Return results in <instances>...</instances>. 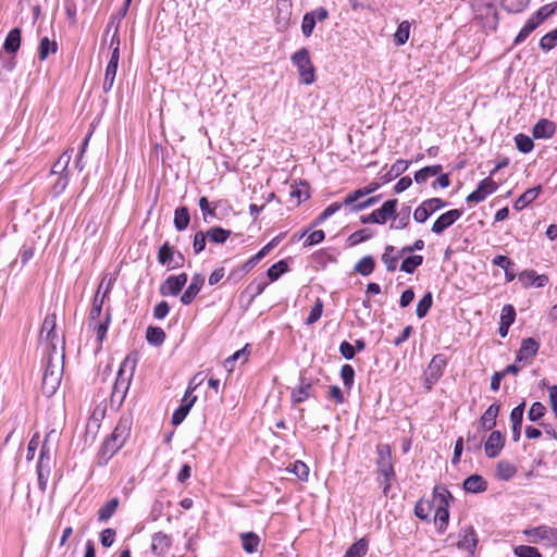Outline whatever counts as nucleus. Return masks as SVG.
Segmentation results:
<instances>
[{"label":"nucleus","instance_id":"13","mask_svg":"<svg viewBox=\"0 0 557 557\" xmlns=\"http://www.w3.org/2000/svg\"><path fill=\"white\" fill-rule=\"evenodd\" d=\"M187 274L170 275L160 286L162 296H177L187 283Z\"/></svg>","mask_w":557,"mask_h":557},{"label":"nucleus","instance_id":"39","mask_svg":"<svg viewBox=\"0 0 557 557\" xmlns=\"http://www.w3.org/2000/svg\"><path fill=\"white\" fill-rule=\"evenodd\" d=\"M374 268L375 261L373 257L366 256L356 263L355 271L361 274L362 276H368L373 272Z\"/></svg>","mask_w":557,"mask_h":557},{"label":"nucleus","instance_id":"38","mask_svg":"<svg viewBox=\"0 0 557 557\" xmlns=\"http://www.w3.org/2000/svg\"><path fill=\"white\" fill-rule=\"evenodd\" d=\"M146 339L151 345L160 346L165 341V332L159 326H149L146 331Z\"/></svg>","mask_w":557,"mask_h":557},{"label":"nucleus","instance_id":"27","mask_svg":"<svg viewBox=\"0 0 557 557\" xmlns=\"http://www.w3.org/2000/svg\"><path fill=\"white\" fill-rule=\"evenodd\" d=\"M21 47V29L13 28L4 39L3 50L8 53H16Z\"/></svg>","mask_w":557,"mask_h":557},{"label":"nucleus","instance_id":"10","mask_svg":"<svg viewBox=\"0 0 557 557\" xmlns=\"http://www.w3.org/2000/svg\"><path fill=\"white\" fill-rule=\"evenodd\" d=\"M456 546L460 550H466L467 557H474L475 549L479 543V537L472 525L463 528L458 533Z\"/></svg>","mask_w":557,"mask_h":557},{"label":"nucleus","instance_id":"26","mask_svg":"<svg viewBox=\"0 0 557 557\" xmlns=\"http://www.w3.org/2000/svg\"><path fill=\"white\" fill-rule=\"evenodd\" d=\"M172 545L171 537L162 532L154 533L152 537L151 550L157 555L164 554Z\"/></svg>","mask_w":557,"mask_h":557},{"label":"nucleus","instance_id":"33","mask_svg":"<svg viewBox=\"0 0 557 557\" xmlns=\"http://www.w3.org/2000/svg\"><path fill=\"white\" fill-rule=\"evenodd\" d=\"M311 384L301 380L300 385L293 389L292 400L295 404H300L310 397Z\"/></svg>","mask_w":557,"mask_h":557},{"label":"nucleus","instance_id":"56","mask_svg":"<svg viewBox=\"0 0 557 557\" xmlns=\"http://www.w3.org/2000/svg\"><path fill=\"white\" fill-rule=\"evenodd\" d=\"M341 377L344 386L349 391L355 381V370L350 364H344L341 369Z\"/></svg>","mask_w":557,"mask_h":557},{"label":"nucleus","instance_id":"5","mask_svg":"<svg viewBox=\"0 0 557 557\" xmlns=\"http://www.w3.org/2000/svg\"><path fill=\"white\" fill-rule=\"evenodd\" d=\"M472 9L482 26L495 29L498 24V13L494 0H473Z\"/></svg>","mask_w":557,"mask_h":557},{"label":"nucleus","instance_id":"62","mask_svg":"<svg viewBox=\"0 0 557 557\" xmlns=\"http://www.w3.org/2000/svg\"><path fill=\"white\" fill-rule=\"evenodd\" d=\"M343 206H345L344 201L343 202H333L330 206H327L324 209V211L317 219L315 224H320V223L324 222L326 219H329L334 213H336Z\"/></svg>","mask_w":557,"mask_h":557},{"label":"nucleus","instance_id":"30","mask_svg":"<svg viewBox=\"0 0 557 557\" xmlns=\"http://www.w3.org/2000/svg\"><path fill=\"white\" fill-rule=\"evenodd\" d=\"M242 546L247 554H253L258 550L260 537L255 532L240 533Z\"/></svg>","mask_w":557,"mask_h":557},{"label":"nucleus","instance_id":"60","mask_svg":"<svg viewBox=\"0 0 557 557\" xmlns=\"http://www.w3.org/2000/svg\"><path fill=\"white\" fill-rule=\"evenodd\" d=\"M322 312H323V302L320 298H318L315 300V304L313 305V307L310 310V313L306 320V323L309 325L315 323L321 318Z\"/></svg>","mask_w":557,"mask_h":557},{"label":"nucleus","instance_id":"48","mask_svg":"<svg viewBox=\"0 0 557 557\" xmlns=\"http://www.w3.org/2000/svg\"><path fill=\"white\" fill-rule=\"evenodd\" d=\"M540 26V24H537L535 22V20H533V17L531 16L527 22L525 24L523 25V27L520 29L519 34L517 35L516 39H515V42L516 44H520L522 41H524L529 36L530 34L536 29L537 27Z\"/></svg>","mask_w":557,"mask_h":557},{"label":"nucleus","instance_id":"44","mask_svg":"<svg viewBox=\"0 0 557 557\" xmlns=\"http://www.w3.org/2000/svg\"><path fill=\"white\" fill-rule=\"evenodd\" d=\"M409 35H410V23L408 21H403L398 25V28H397L396 33L394 34V40H395L396 45L397 46L405 45L409 39Z\"/></svg>","mask_w":557,"mask_h":557},{"label":"nucleus","instance_id":"8","mask_svg":"<svg viewBox=\"0 0 557 557\" xmlns=\"http://www.w3.org/2000/svg\"><path fill=\"white\" fill-rule=\"evenodd\" d=\"M523 534L528 537L529 542L546 545H557V529H553L547 524H540L536 528L527 529Z\"/></svg>","mask_w":557,"mask_h":557},{"label":"nucleus","instance_id":"51","mask_svg":"<svg viewBox=\"0 0 557 557\" xmlns=\"http://www.w3.org/2000/svg\"><path fill=\"white\" fill-rule=\"evenodd\" d=\"M433 304V297L431 293H426L418 302L416 313L418 318H424Z\"/></svg>","mask_w":557,"mask_h":557},{"label":"nucleus","instance_id":"41","mask_svg":"<svg viewBox=\"0 0 557 557\" xmlns=\"http://www.w3.org/2000/svg\"><path fill=\"white\" fill-rule=\"evenodd\" d=\"M423 262V257L420 255L408 256L400 264V271L412 274L418 267Z\"/></svg>","mask_w":557,"mask_h":557},{"label":"nucleus","instance_id":"6","mask_svg":"<svg viewBox=\"0 0 557 557\" xmlns=\"http://www.w3.org/2000/svg\"><path fill=\"white\" fill-rule=\"evenodd\" d=\"M292 62L297 67L300 82L311 85L315 81V69L311 62L309 51L301 48L292 55Z\"/></svg>","mask_w":557,"mask_h":557},{"label":"nucleus","instance_id":"32","mask_svg":"<svg viewBox=\"0 0 557 557\" xmlns=\"http://www.w3.org/2000/svg\"><path fill=\"white\" fill-rule=\"evenodd\" d=\"M557 12V1L547 3L543 7H541L534 14H532L533 20L537 24H542L544 21H546L548 17H550L553 14Z\"/></svg>","mask_w":557,"mask_h":557},{"label":"nucleus","instance_id":"59","mask_svg":"<svg viewBox=\"0 0 557 557\" xmlns=\"http://www.w3.org/2000/svg\"><path fill=\"white\" fill-rule=\"evenodd\" d=\"M545 412H546L545 406L540 401H535L532 404L531 408L529 409L528 418L530 421L536 422L542 417H544Z\"/></svg>","mask_w":557,"mask_h":557},{"label":"nucleus","instance_id":"52","mask_svg":"<svg viewBox=\"0 0 557 557\" xmlns=\"http://www.w3.org/2000/svg\"><path fill=\"white\" fill-rule=\"evenodd\" d=\"M395 223L391 225V228L401 230L405 228L409 224L410 220V208L406 207L400 210V212L395 216Z\"/></svg>","mask_w":557,"mask_h":557},{"label":"nucleus","instance_id":"54","mask_svg":"<svg viewBox=\"0 0 557 557\" xmlns=\"http://www.w3.org/2000/svg\"><path fill=\"white\" fill-rule=\"evenodd\" d=\"M496 471L499 479L509 480L515 475L516 468L507 461H499Z\"/></svg>","mask_w":557,"mask_h":557},{"label":"nucleus","instance_id":"64","mask_svg":"<svg viewBox=\"0 0 557 557\" xmlns=\"http://www.w3.org/2000/svg\"><path fill=\"white\" fill-rule=\"evenodd\" d=\"M314 26H315V21L312 17V14L307 12L304 15V17H302V23H301V32H302V34L306 37L311 36V34L313 33Z\"/></svg>","mask_w":557,"mask_h":557},{"label":"nucleus","instance_id":"20","mask_svg":"<svg viewBox=\"0 0 557 557\" xmlns=\"http://www.w3.org/2000/svg\"><path fill=\"white\" fill-rule=\"evenodd\" d=\"M556 124L548 119H541L533 126L532 134L536 139H548L552 138L556 133Z\"/></svg>","mask_w":557,"mask_h":557},{"label":"nucleus","instance_id":"31","mask_svg":"<svg viewBox=\"0 0 557 557\" xmlns=\"http://www.w3.org/2000/svg\"><path fill=\"white\" fill-rule=\"evenodd\" d=\"M381 259L388 272H394L397 269L399 256L397 255L396 248L394 246L387 245Z\"/></svg>","mask_w":557,"mask_h":557},{"label":"nucleus","instance_id":"12","mask_svg":"<svg viewBox=\"0 0 557 557\" xmlns=\"http://www.w3.org/2000/svg\"><path fill=\"white\" fill-rule=\"evenodd\" d=\"M132 374L126 375L123 368L117 372L116 381L111 393V404L121 406L129 387Z\"/></svg>","mask_w":557,"mask_h":557},{"label":"nucleus","instance_id":"36","mask_svg":"<svg viewBox=\"0 0 557 557\" xmlns=\"http://www.w3.org/2000/svg\"><path fill=\"white\" fill-rule=\"evenodd\" d=\"M441 172H442L441 164L425 166L416 172L414 181L417 184H422V183L426 182V180L429 177L435 176V175L440 174Z\"/></svg>","mask_w":557,"mask_h":557},{"label":"nucleus","instance_id":"50","mask_svg":"<svg viewBox=\"0 0 557 557\" xmlns=\"http://www.w3.org/2000/svg\"><path fill=\"white\" fill-rule=\"evenodd\" d=\"M287 269H288V265H287L286 261L280 260L278 262L274 263L273 265H271L268 269L267 275L271 282H274V281L278 280V277L282 274H284L287 271Z\"/></svg>","mask_w":557,"mask_h":557},{"label":"nucleus","instance_id":"57","mask_svg":"<svg viewBox=\"0 0 557 557\" xmlns=\"http://www.w3.org/2000/svg\"><path fill=\"white\" fill-rule=\"evenodd\" d=\"M110 323V314L107 312L103 320L94 322V329L97 334V339L102 342L107 335L108 327Z\"/></svg>","mask_w":557,"mask_h":557},{"label":"nucleus","instance_id":"17","mask_svg":"<svg viewBox=\"0 0 557 557\" xmlns=\"http://www.w3.org/2000/svg\"><path fill=\"white\" fill-rule=\"evenodd\" d=\"M540 344L532 337L522 339L519 350L516 355L517 362L529 363L537 354Z\"/></svg>","mask_w":557,"mask_h":557},{"label":"nucleus","instance_id":"24","mask_svg":"<svg viewBox=\"0 0 557 557\" xmlns=\"http://www.w3.org/2000/svg\"><path fill=\"white\" fill-rule=\"evenodd\" d=\"M463 490L468 493H482L487 488L486 480L480 474H472L463 481Z\"/></svg>","mask_w":557,"mask_h":557},{"label":"nucleus","instance_id":"40","mask_svg":"<svg viewBox=\"0 0 557 557\" xmlns=\"http://www.w3.org/2000/svg\"><path fill=\"white\" fill-rule=\"evenodd\" d=\"M196 399L197 397H193L191 399H189L188 404H181V406L173 412L172 423L174 425H178L184 421L189 410L194 406Z\"/></svg>","mask_w":557,"mask_h":557},{"label":"nucleus","instance_id":"11","mask_svg":"<svg viewBox=\"0 0 557 557\" xmlns=\"http://www.w3.org/2000/svg\"><path fill=\"white\" fill-rule=\"evenodd\" d=\"M447 206V202L441 198H431L424 200L413 212V220L418 223H424L431 214Z\"/></svg>","mask_w":557,"mask_h":557},{"label":"nucleus","instance_id":"28","mask_svg":"<svg viewBox=\"0 0 557 557\" xmlns=\"http://www.w3.org/2000/svg\"><path fill=\"white\" fill-rule=\"evenodd\" d=\"M542 190L541 186H536L525 190L515 202L513 208L517 211L523 210L528 205L533 202Z\"/></svg>","mask_w":557,"mask_h":557},{"label":"nucleus","instance_id":"18","mask_svg":"<svg viewBox=\"0 0 557 557\" xmlns=\"http://www.w3.org/2000/svg\"><path fill=\"white\" fill-rule=\"evenodd\" d=\"M505 445V437L500 431H493L484 444V450L488 458H495L499 455Z\"/></svg>","mask_w":557,"mask_h":557},{"label":"nucleus","instance_id":"61","mask_svg":"<svg viewBox=\"0 0 557 557\" xmlns=\"http://www.w3.org/2000/svg\"><path fill=\"white\" fill-rule=\"evenodd\" d=\"M299 480L307 481L309 476V467L300 461L297 460L290 470Z\"/></svg>","mask_w":557,"mask_h":557},{"label":"nucleus","instance_id":"2","mask_svg":"<svg viewBox=\"0 0 557 557\" xmlns=\"http://www.w3.org/2000/svg\"><path fill=\"white\" fill-rule=\"evenodd\" d=\"M132 418L121 417L111 435L103 442L98 456L97 463L106 466L108 461L124 446L131 434Z\"/></svg>","mask_w":557,"mask_h":557},{"label":"nucleus","instance_id":"16","mask_svg":"<svg viewBox=\"0 0 557 557\" xmlns=\"http://www.w3.org/2000/svg\"><path fill=\"white\" fill-rule=\"evenodd\" d=\"M119 60H120V51L117 50V48H114L111 53L110 60L107 64L103 84H102V89L106 94L109 92L113 87L114 79H115L116 72H117V66H119Z\"/></svg>","mask_w":557,"mask_h":557},{"label":"nucleus","instance_id":"58","mask_svg":"<svg viewBox=\"0 0 557 557\" xmlns=\"http://www.w3.org/2000/svg\"><path fill=\"white\" fill-rule=\"evenodd\" d=\"M372 237V233L368 228H362L354 232L349 237L348 242L350 246H356L362 242H366Z\"/></svg>","mask_w":557,"mask_h":557},{"label":"nucleus","instance_id":"49","mask_svg":"<svg viewBox=\"0 0 557 557\" xmlns=\"http://www.w3.org/2000/svg\"><path fill=\"white\" fill-rule=\"evenodd\" d=\"M540 26V24H537L535 22V20H533V17L531 16L527 22L525 24L523 25V27L520 29L519 34L517 35L516 39H515V42L516 44H520L522 41H524L529 36L530 34L536 29L537 27Z\"/></svg>","mask_w":557,"mask_h":557},{"label":"nucleus","instance_id":"42","mask_svg":"<svg viewBox=\"0 0 557 557\" xmlns=\"http://www.w3.org/2000/svg\"><path fill=\"white\" fill-rule=\"evenodd\" d=\"M119 498L114 497L108 500L102 507H100L98 511L99 520L106 521L109 520L113 513L116 511L119 507Z\"/></svg>","mask_w":557,"mask_h":557},{"label":"nucleus","instance_id":"25","mask_svg":"<svg viewBox=\"0 0 557 557\" xmlns=\"http://www.w3.org/2000/svg\"><path fill=\"white\" fill-rule=\"evenodd\" d=\"M500 406L492 404L480 418V424L484 430H492L496 425V419L499 413Z\"/></svg>","mask_w":557,"mask_h":557},{"label":"nucleus","instance_id":"4","mask_svg":"<svg viewBox=\"0 0 557 557\" xmlns=\"http://www.w3.org/2000/svg\"><path fill=\"white\" fill-rule=\"evenodd\" d=\"M57 317L54 313L46 315L40 329V344L44 346L45 352H52L53 347H59L65 352V342L55 332Z\"/></svg>","mask_w":557,"mask_h":557},{"label":"nucleus","instance_id":"23","mask_svg":"<svg viewBox=\"0 0 557 557\" xmlns=\"http://www.w3.org/2000/svg\"><path fill=\"white\" fill-rule=\"evenodd\" d=\"M51 448L49 446V435H47L40 448L39 459L37 462V470L51 472Z\"/></svg>","mask_w":557,"mask_h":557},{"label":"nucleus","instance_id":"35","mask_svg":"<svg viewBox=\"0 0 557 557\" xmlns=\"http://www.w3.org/2000/svg\"><path fill=\"white\" fill-rule=\"evenodd\" d=\"M71 161V152L70 151H64L59 158L58 160L53 163L51 170H50V174L52 175H66L65 172H66V169L69 166V163Z\"/></svg>","mask_w":557,"mask_h":557},{"label":"nucleus","instance_id":"63","mask_svg":"<svg viewBox=\"0 0 557 557\" xmlns=\"http://www.w3.org/2000/svg\"><path fill=\"white\" fill-rule=\"evenodd\" d=\"M516 319V310L512 305H505L502 309L500 322L511 325Z\"/></svg>","mask_w":557,"mask_h":557},{"label":"nucleus","instance_id":"7","mask_svg":"<svg viewBox=\"0 0 557 557\" xmlns=\"http://www.w3.org/2000/svg\"><path fill=\"white\" fill-rule=\"evenodd\" d=\"M377 450V469L379 472L384 476L385 479V486H384V493H387V490L391 486V480L394 478V469L392 465V455H391V448L386 444H380L376 447Z\"/></svg>","mask_w":557,"mask_h":557},{"label":"nucleus","instance_id":"19","mask_svg":"<svg viewBox=\"0 0 557 557\" xmlns=\"http://www.w3.org/2000/svg\"><path fill=\"white\" fill-rule=\"evenodd\" d=\"M205 284V277L200 273L194 274L191 282L181 296V302L185 306L193 302Z\"/></svg>","mask_w":557,"mask_h":557},{"label":"nucleus","instance_id":"21","mask_svg":"<svg viewBox=\"0 0 557 557\" xmlns=\"http://www.w3.org/2000/svg\"><path fill=\"white\" fill-rule=\"evenodd\" d=\"M397 203V199H389L385 201L381 208L374 210L373 218L376 219V224H385L388 219L395 216Z\"/></svg>","mask_w":557,"mask_h":557},{"label":"nucleus","instance_id":"43","mask_svg":"<svg viewBox=\"0 0 557 557\" xmlns=\"http://www.w3.org/2000/svg\"><path fill=\"white\" fill-rule=\"evenodd\" d=\"M231 235V231L224 230L222 227H211L207 231V236L210 242L215 244H223L227 240Z\"/></svg>","mask_w":557,"mask_h":557},{"label":"nucleus","instance_id":"22","mask_svg":"<svg viewBox=\"0 0 557 557\" xmlns=\"http://www.w3.org/2000/svg\"><path fill=\"white\" fill-rule=\"evenodd\" d=\"M379 187H380L379 183L372 182L362 188L352 190L349 194H347V196L344 198V205L345 206L354 205L356 201L360 200L361 198L377 190Z\"/></svg>","mask_w":557,"mask_h":557},{"label":"nucleus","instance_id":"29","mask_svg":"<svg viewBox=\"0 0 557 557\" xmlns=\"http://www.w3.org/2000/svg\"><path fill=\"white\" fill-rule=\"evenodd\" d=\"M368 549L369 541L367 540V537L363 536L356 541L355 543H352L347 548L343 557H364L368 553Z\"/></svg>","mask_w":557,"mask_h":557},{"label":"nucleus","instance_id":"37","mask_svg":"<svg viewBox=\"0 0 557 557\" xmlns=\"http://www.w3.org/2000/svg\"><path fill=\"white\" fill-rule=\"evenodd\" d=\"M58 50V45L55 41H51L48 37H44L40 40L38 47V58L40 61L46 60L49 54L55 53Z\"/></svg>","mask_w":557,"mask_h":557},{"label":"nucleus","instance_id":"9","mask_svg":"<svg viewBox=\"0 0 557 557\" xmlns=\"http://www.w3.org/2000/svg\"><path fill=\"white\" fill-rule=\"evenodd\" d=\"M446 363V358L442 354H437L431 359L424 372V386L428 391L442 377Z\"/></svg>","mask_w":557,"mask_h":557},{"label":"nucleus","instance_id":"1","mask_svg":"<svg viewBox=\"0 0 557 557\" xmlns=\"http://www.w3.org/2000/svg\"><path fill=\"white\" fill-rule=\"evenodd\" d=\"M451 494L443 486H436L433 492L432 500L421 499L416 504L414 513L421 520H426L432 510L434 512V522H448V506L451 500Z\"/></svg>","mask_w":557,"mask_h":557},{"label":"nucleus","instance_id":"45","mask_svg":"<svg viewBox=\"0 0 557 557\" xmlns=\"http://www.w3.org/2000/svg\"><path fill=\"white\" fill-rule=\"evenodd\" d=\"M174 250L170 246L169 243H164L160 248L158 252V261L161 264H165L171 269L172 261L174 260Z\"/></svg>","mask_w":557,"mask_h":557},{"label":"nucleus","instance_id":"53","mask_svg":"<svg viewBox=\"0 0 557 557\" xmlns=\"http://www.w3.org/2000/svg\"><path fill=\"white\" fill-rule=\"evenodd\" d=\"M515 143H516L517 149L523 153H528V152L532 151V149L534 147L533 140L528 135H524V134H518L515 137Z\"/></svg>","mask_w":557,"mask_h":557},{"label":"nucleus","instance_id":"47","mask_svg":"<svg viewBox=\"0 0 557 557\" xmlns=\"http://www.w3.org/2000/svg\"><path fill=\"white\" fill-rule=\"evenodd\" d=\"M540 48L548 52L557 46V28L545 34L539 42Z\"/></svg>","mask_w":557,"mask_h":557},{"label":"nucleus","instance_id":"46","mask_svg":"<svg viewBox=\"0 0 557 557\" xmlns=\"http://www.w3.org/2000/svg\"><path fill=\"white\" fill-rule=\"evenodd\" d=\"M530 3V0H502V7L509 13H520Z\"/></svg>","mask_w":557,"mask_h":557},{"label":"nucleus","instance_id":"55","mask_svg":"<svg viewBox=\"0 0 557 557\" xmlns=\"http://www.w3.org/2000/svg\"><path fill=\"white\" fill-rule=\"evenodd\" d=\"M513 553L517 557H543L536 547L530 545H518Z\"/></svg>","mask_w":557,"mask_h":557},{"label":"nucleus","instance_id":"34","mask_svg":"<svg viewBox=\"0 0 557 557\" xmlns=\"http://www.w3.org/2000/svg\"><path fill=\"white\" fill-rule=\"evenodd\" d=\"M190 221L189 212L186 207H180L174 213V226L177 231L186 230Z\"/></svg>","mask_w":557,"mask_h":557},{"label":"nucleus","instance_id":"15","mask_svg":"<svg viewBox=\"0 0 557 557\" xmlns=\"http://www.w3.org/2000/svg\"><path fill=\"white\" fill-rule=\"evenodd\" d=\"M463 214L462 210L453 209L443 214H441L433 223L431 231L440 235L449 226H451L457 220L461 218Z\"/></svg>","mask_w":557,"mask_h":557},{"label":"nucleus","instance_id":"14","mask_svg":"<svg viewBox=\"0 0 557 557\" xmlns=\"http://www.w3.org/2000/svg\"><path fill=\"white\" fill-rule=\"evenodd\" d=\"M497 188V184L488 176L482 180L476 189L467 196V201L473 203L482 202L488 195L495 193Z\"/></svg>","mask_w":557,"mask_h":557},{"label":"nucleus","instance_id":"3","mask_svg":"<svg viewBox=\"0 0 557 557\" xmlns=\"http://www.w3.org/2000/svg\"><path fill=\"white\" fill-rule=\"evenodd\" d=\"M45 355L46 367L41 388L45 395L52 396L60 386L63 376L65 352L59 347L57 349L53 347V354L45 352Z\"/></svg>","mask_w":557,"mask_h":557}]
</instances>
